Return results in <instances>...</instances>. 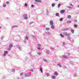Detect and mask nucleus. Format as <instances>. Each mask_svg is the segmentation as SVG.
<instances>
[{
	"mask_svg": "<svg viewBox=\"0 0 79 79\" xmlns=\"http://www.w3.org/2000/svg\"><path fill=\"white\" fill-rule=\"evenodd\" d=\"M2 28V27H0V29H1Z\"/></svg>",
	"mask_w": 79,
	"mask_h": 79,
	"instance_id": "51",
	"label": "nucleus"
},
{
	"mask_svg": "<svg viewBox=\"0 0 79 79\" xmlns=\"http://www.w3.org/2000/svg\"><path fill=\"white\" fill-rule=\"evenodd\" d=\"M71 23V21H68L67 22V23Z\"/></svg>",
	"mask_w": 79,
	"mask_h": 79,
	"instance_id": "17",
	"label": "nucleus"
},
{
	"mask_svg": "<svg viewBox=\"0 0 79 79\" xmlns=\"http://www.w3.org/2000/svg\"><path fill=\"white\" fill-rule=\"evenodd\" d=\"M40 71L42 73H43V71H42V68H40Z\"/></svg>",
	"mask_w": 79,
	"mask_h": 79,
	"instance_id": "14",
	"label": "nucleus"
},
{
	"mask_svg": "<svg viewBox=\"0 0 79 79\" xmlns=\"http://www.w3.org/2000/svg\"><path fill=\"white\" fill-rule=\"evenodd\" d=\"M71 35L70 34H68L67 33V36L68 37H69V35Z\"/></svg>",
	"mask_w": 79,
	"mask_h": 79,
	"instance_id": "18",
	"label": "nucleus"
},
{
	"mask_svg": "<svg viewBox=\"0 0 79 79\" xmlns=\"http://www.w3.org/2000/svg\"><path fill=\"white\" fill-rule=\"evenodd\" d=\"M6 4H9V3H10V2L8 1H7L6 2Z\"/></svg>",
	"mask_w": 79,
	"mask_h": 79,
	"instance_id": "28",
	"label": "nucleus"
},
{
	"mask_svg": "<svg viewBox=\"0 0 79 79\" xmlns=\"http://www.w3.org/2000/svg\"><path fill=\"white\" fill-rule=\"evenodd\" d=\"M4 53L3 54V56H6V55L8 53L7 51H5L4 52Z\"/></svg>",
	"mask_w": 79,
	"mask_h": 79,
	"instance_id": "5",
	"label": "nucleus"
},
{
	"mask_svg": "<svg viewBox=\"0 0 79 79\" xmlns=\"http://www.w3.org/2000/svg\"><path fill=\"white\" fill-rule=\"evenodd\" d=\"M56 16H59V14L58 13H56Z\"/></svg>",
	"mask_w": 79,
	"mask_h": 79,
	"instance_id": "13",
	"label": "nucleus"
},
{
	"mask_svg": "<svg viewBox=\"0 0 79 79\" xmlns=\"http://www.w3.org/2000/svg\"><path fill=\"white\" fill-rule=\"evenodd\" d=\"M25 77H28V75L27 74H26L25 75Z\"/></svg>",
	"mask_w": 79,
	"mask_h": 79,
	"instance_id": "36",
	"label": "nucleus"
},
{
	"mask_svg": "<svg viewBox=\"0 0 79 79\" xmlns=\"http://www.w3.org/2000/svg\"><path fill=\"white\" fill-rule=\"evenodd\" d=\"M55 5V4L54 3H53L52 4V6L53 7V6H54Z\"/></svg>",
	"mask_w": 79,
	"mask_h": 79,
	"instance_id": "19",
	"label": "nucleus"
},
{
	"mask_svg": "<svg viewBox=\"0 0 79 79\" xmlns=\"http://www.w3.org/2000/svg\"><path fill=\"white\" fill-rule=\"evenodd\" d=\"M57 65H58V66H59L60 67H61V64H57Z\"/></svg>",
	"mask_w": 79,
	"mask_h": 79,
	"instance_id": "22",
	"label": "nucleus"
},
{
	"mask_svg": "<svg viewBox=\"0 0 79 79\" xmlns=\"http://www.w3.org/2000/svg\"><path fill=\"white\" fill-rule=\"evenodd\" d=\"M70 5L71 6H73V4H70Z\"/></svg>",
	"mask_w": 79,
	"mask_h": 79,
	"instance_id": "47",
	"label": "nucleus"
},
{
	"mask_svg": "<svg viewBox=\"0 0 79 79\" xmlns=\"http://www.w3.org/2000/svg\"><path fill=\"white\" fill-rule=\"evenodd\" d=\"M23 73H20V75L22 76V75H23Z\"/></svg>",
	"mask_w": 79,
	"mask_h": 79,
	"instance_id": "32",
	"label": "nucleus"
},
{
	"mask_svg": "<svg viewBox=\"0 0 79 79\" xmlns=\"http://www.w3.org/2000/svg\"><path fill=\"white\" fill-rule=\"evenodd\" d=\"M58 73H57V72H55L54 75H56V76H58Z\"/></svg>",
	"mask_w": 79,
	"mask_h": 79,
	"instance_id": "8",
	"label": "nucleus"
},
{
	"mask_svg": "<svg viewBox=\"0 0 79 79\" xmlns=\"http://www.w3.org/2000/svg\"><path fill=\"white\" fill-rule=\"evenodd\" d=\"M47 53H48V54H49V51H47Z\"/></svg>",
	"mask_w": 79,
	"mask_h": 79,
	"instance_id": "41",
	"label": "nucleus"
},
{
	"mask_svg": "<svg viewBox=\"0 0 79 79\" xmlns=\"http://www.w3.org/2000/svg\"><path fill=\"white\" fill-rule=\"evenodd\" d=\"M23 17L25 19H28V17H27V14L23 15Z\"/></svg>",
	"mask_w": 79,
	"mask_h": 79,
	"instance_id": "1",
	"label": "nucleus"
},
{
	"mask_svg": "<svg viewBox=\"0 0 79 79\" xmlns=\"http://www.w3.org/2000/svg\"><path fill=\"white\" fill-rule=\"evenodd\" d=\"M31 71H32V72H33V69H31Z\"/></svg>",
	"mask_w": 79,
	"mask_h": 79,
	"instance_id": "46",
	"label": "nucleus"
},
{
	"mask_svg": "<svg viewBox=\"0 0 79 79\" xmlns=\"http://www.w3.org/2000/svg\"><path fill=\"white\" fill-rule=\"evenodd\" d=\"M74 27H76V28H77V25H74Z\"/></svg>",
	"mask_w": 79,
	"mask_h": 79,
	"instance_id": "15",
	"label": "nucleus"
},
{
	"mask_svg": "<svg viewBox=\"0 0 79 79\" xmlns=\"http://www.w3.org/2000/svg\"><path fill=\"white\" fill-rule=\"evenodd\" d=\"M67 18L68 19H70L71 18V15H68L67 16Z\"/></svg>",
	"mask_w": 79,
	"mask_h": 79,
	"instance_id": "6",
	"label": "nucleus"
},
{
	"mask_svg": "<svg viewBox=\"0 0 79 79\" xmlns=\"http://www.w3.org/2000/svg\"><path fill=\"white\" fill-rule=\"evenodd\" d=\"M56 1H58V0H55Z\"/></svg>",
	"mask_w": 79,
	"mask_h": 79,
	"instance_id": "52",
	"label": "nucleus"
},
{
	"mask_svg": "<svg viewBox=\"0 0 79 79\" xmlns=\"http://www.w3.org/2000/svg\"><path fill=\"white\" fill-rule=\"evenodd\" d=\"M34 23V22H31L30 23V24H33Z\"/></svg>",
	"mask_w": 79,
	"mask_h": 79,
	"instance_id": "45",
	"label": "nucleus"
},
{
	"mask_svg": "<svg viewBox=\"0 0 79 79\" xmlns=\"http://www.w3.org/2000/svg\"><path fill=\"white\" fill-rule=\"evenodd\" d=\"M3 6L4 7H6V5H5V4H4V5H3Z\"/></svg>",
	"mask_w": 79,
	"mask_h": 79,
	"instance_id": "34",
	"label": "nucleus"
},
{
	"mask_svg": "<svg viewBox=\"0 0 79 79\" xmlns=\"http://www.w3.org/2000/svg\"><path fill=\"white\" fill-rule=\"evenodd\" d=\"M73 21H74V22H76L77 21V20H76V19H74L73 20Z\"/></svg>",
	"mask_w": 79,
	"mask_h": 79,
	"instance_id": "26",
	"label": "nucleus"
},
{
	"mask_svg": "<svg viewBox=\"0 0 79 79\" xmlns=\"http://www.w3.org/2000/svg\"><path fill=\"white\" fill-rule=\"evenodd\" d=\"M68 30H69V29L68 28H65L64 29V31H67Z\"/></svg>",
	"mask_w": 79,
	"mask_h": 79,
	"instance_id": "21",
	"label": "nucleus"
},
{
	"mask_svg": "<svg viewBox=\"0 0 79 79\" xmlns=\"http://www.w3.org/2000/svg\"><path fill=\"white\" fill-rule=\"evenodd\" d=\"M11 48H9V50H10V49H11Z\"/></svg>",
	"mask_w": 79,
	"mask_h": 79,
	"instance_id": "49",
	"label": "nucleus"
},
{
	"mask_svg": "<svg viewBox=\"0 0 79 79\" xmlns=\"http://www.w3.org/2000/svg\"><path fill=\"white\" fill-rule=\"evenodd\" d=\"M64 35H67L68 34V33H67V32H65L64 33Z\"/></svg>",
	"mask_w": 79,
	"mask_h": 79,
	"instance_id": "23",
	"label": "nucleus"
},
{
	"mask_svg": "<svg viewBox=\"0 0 79 79\" xmlns=\"http://www.w3.org/2000/svg\"><path fill=\"white\" fill-rule=\"evenodd\" d=\"M44 61H45V62H47V61L46 60H44Z\"/></svg>",
	"mask_w": 79,
	"mask_h": 79,
	"instance_id": "43",
	"label": "nucleus"
},
{
	"mask_svg": "<svg viewBox=\"0 0 79 79\" xmlns=\"http://www.w3.org/2000/svg\"><path fill=\"white\" fill-rule=\"evenodd\" d=\"M68 8H71V7L68 6Z\"/></svg>",
	"mask_w": 79,
	"mask_h": 79,
	"instance_id": "42",
	"label": "nucleus"
},
{
	"mask_svg": "<svg viewBox=\"0 0 79 79\" xmlns=\"http://www.w3.org/2000/svg\"><path fill=\"white\" fill-rule=\"evenodd\" d=\"M13 47V44H10L9 46V48H11Z\"/></svg>",
	"mask_w": 79,
	"mask_h": 79,
	"instance_id": "11",
	"label": "nucleus"
},
{
	"mask_svg": "<svg viewBox=\"0 0 79 79\" xmlns=\"http://www.w3.org/2000/svg\"><path fill=\"white\" fill-rule=\"evenodd\" d=\"M62 58H67L68 57L66 56L65 55H64L62 56Z\"/></svg>",
	"mask_w": 79,
	"mask_h": 79,
	"instance_id": "7",
	"label": "nucleus"
},
{
	"mask_svg": "<svg viewBox=\"0 0 79 79\" xmlns=\"http://www.w3.org/2000/svg\"><path fill=\"white\" fill-rule=\"evenodd\" d=\"M46 75H47V76H49V74L48 73L46 74Z\"/></svg>",
	"mask_w": 79,
	"mask_h": 79,
	"instance_id": "39",
	"label": "nucleus"
},
{
	"mask_svg": "<svg viewBox=\"0 0 79 79\" xmlns=\"http://www.w3.org/2000/svg\"><path fill=\"white\" fill-rule=\"evenodd\" d=\"M37 48H38V50H40V48L39 47H38Z\"/></svg>",
	"mask_w": 79,
	"mask_h": 79,
	"instance_id": "27",
	"label": "nucleus"
},
{
	"mask_svg": "<svg viewBox=\"0 0 79 79\" xmlns=\"http://www.w3.org/2000/svg\"><path fill=\"white\" fill-rule=\"evenodd\" d=\"M78 7L79 8V5L78 6Z\"/></svg>",
	"mask_w": 79,
	"mask_h": 79,
	"instance_id": "53",
	"label": "nucleus"
},
{
	"mask_svg": "<svg viewBox=\"0 0 79 79\" xmlns=\"http://www.w3.org/2000/svg\"><path fill=\"white\" fill-rule=\"evenodd\" d=\"M49 29H50V28H46V30L47 31H48V30H49Z\"/></svg>",
	"mask_w": 79,
	"mask_h": 79,
	"instance_id": "25",
	"label": "nucleus"
},
{
	"mask_svg": "<svg viewBox=\"0 0 79 79\" xmlns=\"http://www.w3.org/2000/svg\"><path fill=\"white\" fill-rule=\"evenodd\" d=\"M63 44L64 45H65V43H63Z\"/></svg>",
	"mask_w": 79,
	"mask_h": 79,
	"instance_id": "48",
	"label": "nucleus"
},
{
	"mask_svg": "<svg viewBox=\"0 0 79 79\" xmlns=\"http://www.w3.org/2000/svg\"><path fill=\"white\" fill-rule=\"evenodd\" d=\"M25 6H27V3H25L24 5Z\"/></svg>",
	"mask_w": 79,
	"mask_h": 79,
	"instance_id": "31",
	"label": "nucleus"
},
{
	"mask_svg": "<svg viewBox=\"0 0 79 79\" xmlns=\"http://www.w3.org/2000/svg\"><path fill=\"white\" fill-rule=\"evenodd\" d=\"M17 47H18V48H19V49H20V48H20V47H19V46H17Z\"/></svg>",
	"mask_w": 79,
	"mask_h": 79,
	"instance_id": "35",
	"label": "nucleus"
},
{
	"mask_svg": "<svg viewBox=\"0 0 79 79\" xmlns=\"http://www.w3.org/2000/svg\"><path fill=\"white\" fill-rule=\"evenodd\" d=\"M60 35L61 36V37H64V36L62 34H60Z\"/></svg>",
	"mask_w": 79,
	"mask_h": 79,
	"instance_id": "30",
	"label": "nucleus"
},
{
	"mask_svg": "<svg viewBox=\"0 0 79 79\" xmlns=\"http://www.w3.org/2000/svg\"><path fill=\"white\" fill-rule=\"evenodd\" d=\"M38 54L39 55H41V53H40V52H39V53H38Z\"/></svg>",
	"mask_w": 79,
	"mask_h": 79,
	"instance_id": "37",
	"label": "nucleus"
},
{
	"mask_svg": "<svg viewBox=\"0 0 79 79\" xmlns=\"http://www.w3.org/2000/svg\"><path fill=\"white\" fill-rule=\"evenodd\" d=\"M52 79H56V77L55 76H52Z\"/></svg>",
	"mask_w": 79,
	"mask_h": 79,
	"instance_id": "9",
	"label": "nucleus"
},
{
	"mask_svg": "<svg viewBox=\"0 0 79 79\" xmlns=\"http://www.w3.org/2000/svg\"><path fill=\"white\" fill-rule=\"evenodd\" d=\"M60 6H61V4H59L58 5V7L59 8V7H60Z\"/></svg>",
	"mask_w": 79,
	"mask_h": 79,
	"instance_id": "20",
	"label": "nucleus"
},
{
	"mask_svg": "<svg viewBox=\"0 0 79 79\" xmlns=\"http://www.w3.org/2000/svg\"><path fill=\"white\" fill-rule=\"evenodd\" d=\"M38 46H39V47L41 46V45L40 44H38Z\"/></svg>",
	"mask_w": 79,
	"mask_h": 79,
	"instance_id": "33",
	"label": "nucleus"
},
{
	"mask_svg": "<svg viewBox=\"0 0 79 79\" xmlns=\"http://www.w3.org/2000/svg\"><path fill=\"white\" fill-rule=\"evenodd\" d=\"M14 26L15 27H18V26L17 25H14Z\"/></svg>",
	"mask_w": 79,
	"mask_h": 79,
	"instance_id": "40",
	"label": "nucleus"
},
{
	"mask_svg": "<svg viewBox=\"0 0 79 79\" xmlns=\"http://www.w3.org/2000/svg\"><path fill=\"white\" fill-rule=\"evenodd\" d=\"M25 39L26 40H28V37L27 36H26L25 37Z\"/></svg>",
	"mask_w": 79,
	"mask_h": 79,
	"instance_id": "24",
	"label": "nucleus"
},
{
	"mask_svg": "<svg viewBox=\"0 0 79 79\" xmlns=\"http://www.w3.org/2000/svg\"><path fill=\"white\" fill-rule=\"evenodd\" d=\"M63 20V19L61 18L60 19V21H62V20Z\"/></svg>",
	"mask_w": 79,
	"mask_h": 79,
	"instance_id": "29",
	"label": "nucleus"
},
{
	"mask_svg": "<svg viewBox=\"0 0 79 79\" xmlns=\"http://www.w3.org/2000/svg\"><path fill=\"white\" fill-rule=\"evenodd\" d=\"M68 55H71V54H70L68 53Z\"/></svg>",
	"mask_w": 79,
	"mask_h": 79,
	"instance_id": "50",
	"label": "nucleus"
},
{
	"mask_svg": "<svg viewBox=\"0 0 79 79\" xmlns=\"http://www.w3.org/2000/svg\"><path fill=\"white\" fill-rule=\"evenodd\" d=\"M34 7V5H32L31 6V7H32V8H33Z\"/></svg>",
	"mask_w": 79,
	"mask_h": 79,
	"instance_id": "38",
	"label": "nucleus"
},
{
	"mask_svg": "<svg viewBox=\"0 0 79 79\" xmlns=\"http://www.w3.org/2000/svg\"><path fill=\"white\" fill-rule=\"evenodd\" d=\"M11 71H12V72H15V69H12L11 70Z\"/></svg>",
	"mask_w": 79,
	"mask_h": 79,
	"instance_id": "16",
	"label": "nucleus"
},
{
	"mask_svg": "<svg viewBox=\"0 0 79 79\" xmlns=\"http://www.w3.org/2000/svg\"><path fill=\"white\" fill-rule=\"evenodd\" d=\"M65 12V10H61L60 11V13H61V14H63Z\"/></svg>",
	"mask_w": 79,
	"mask_h": 79,
	"instance_id": "2",
	"label": "nucleus"
},
{
	"mask_svg": "<svg viewBox=\"0 0 79 79\" xmlns=\"http://www.w3.org/2000/svg\"><path fill=\"white\" fill-rule=\"evenodd\" d=\"M50 25H53V21L51 20L50 21Z\"/></svg>",
	"mask_w": 79,
	"mask_h": 79,
	"instance_id": "3",
	"label": "nucleus"
},
{
	"mask_svg": "<svg viewBox=\"0 0 79 79\" xmlns=\"http://www.w3.org/2000/svg\"><path fill=\"white\" fill-rule=\"evenodd\" d=\"M71 31L72 33H74V31L73 29H71Z\"/></svg>",
	"mask_w": 79,
	"mask_h": 79,
	"instance_id": "12",
	"label": "nucleus"
},
{
	"mask_svg": "<svg viewBox=\"0 0 79 79\" xmlns=\"http://www.w3.org/2000/svg\"><path fill=\"white\" fill-rule=\"evenodd\" d=\"M14 27H15V26H14V25L13 26H12V28H14Z\"/></svg>",
	"mask_w": 79,
	"mask_h": 79,
	"instance_id": "44",
	"label": "nucleus"
},
{
	"mask_svg": "<svg viewBox=\"0 0 79 79\" xmlns=\"http://www.w3.org/2000/svg\"><path fill=\"white\" fill-rule=\"evenodd\" d=\"M51 27L52 29H53L55 28V26H54V25H52L51 26Z\"/></svg>",
	"mask_w": 79,
	"mask_h": 79,
	"instance_id": "10",
	"label": "nucleus"
},
{
	"mask_svg": "<svg viewBox=\"0 0 79 79\" xmlns=\"http://www.w3.org/2000/svg\"><path fill=\"white\" fill-rule=\"evenodd\" d=\"M35 1L36 2H39V3H40L42 2L40 0H35Z\"/></svg>",
	"mask_w": 79,
	"mask_h": 79,
	"instance_id": "4",
	"label": "nucleus"
}]
</instances>
